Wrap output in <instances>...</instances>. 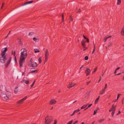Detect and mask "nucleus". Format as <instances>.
<instances>
[{
	"label": "nucleus",
	"instance_id": "603ef678",
	"mask_svg": "<svg viewBox=\"0 0 124 124\" xmlns=\"http://www.w3.org/2000/svg\"><path fill=\"white\" fill-rule=\"evenodd\" d=\"M92 105V104H90L88 106V108H90V107Z\"/></svg>",
	"mask_w": 124,
	"mask_h": 124
},
{
	"label": "nucleus",
	"instance_id": "b1692460",
	"mask_svg": "<svg viewBox=\"0 0 124 124\" xmlns=\"http://www.w3.org/2000/svg\"><path fill=\"white\" fill-rule=\"evenodd\" d=\"M98 109V108H96V109L94 111V113L93 115H95L96 114V113L97 112V111Z\"/></svg>",
	"mask_w": 124,
	"mask_h": 124
},
{
	"label": "nucleus",
	"instance_id": "f8f14e48",
	"mask_svg": "<svg viewBox=\"0 0 124 124\" xmlns=\"http://www.w3.org/2000/svg\"><path fill=\"white\" fill-rule=\"evenodd\" d=\"M111 37V36H109L107 37H105L103 39L104 42H106L108 39L110 38Z\"/></svg>",
	"mask_w": 124,
	"mask_h": 124
},
{
	"label": "nucleus",
	"instance_id": "c85d7f7f",
	"mask_svg": "<svg viewBox=\"0 0 124 124\" xmlns=\"http://www.w3.org/2000/svg\"><path fill=\"white\" fill-rule=\"evenodd\" d=\"M104 120V119H102L99 120H98V122L99 123H101Z\"/></svg>",
	"mask_w": 124,
	"mask_h": 124
},
{
	"label": "nucleus",
	"instance_id": "39448f33",
	"mask_svg": "<svg viewBox=\"0 0 124 124\" xmlns=\"http://www.w3.org/2000/svg\"><path fill=\"white\" fill-rule=\"evenodd\" d=\"M27 96H25L24 98L17 101L16 103L17 104H20L23 103L24 101L27 98Z\"/></svg>",
	"mask_w": 124,
	"mask_h": 124
},
{
	"label": "nucleus",
	"instance_id": "7c9ffc66",
	"mask_svg": "<svg viewBox=\"0 0 124 124\" xmlns=\"http://www.w3.org/2000/svg\"><path fill=\"white\" fill-rule=\"evenodd\" d=\"M62 22H63L64 21V17L63 14H62Z\"/></svg>",
	"mask_w": 124,
	"mask_h": 124
},
{
	"label": "nucleus",
	"instance_id": "5fc2aeb1",
	"mask_svg": "<svg viewBox=\"0 0 124 124\" xmlns=\"http://www.w3.org/2000/svg\"><path fill=\"white\" fill-rule=\"evenodd\" d=\"M86 39V40H87L86 42L88 43H89V39L87 38V39Z\"/></svg>",
	"mask_w": 124,
	"mask_h": 124
},
{
	"label": "nucleus",
	"instance_id": "de8ad7c7",
	"mask_svg": "<svg viewBox=\"0 0 124 124\" xmlns=\"http://www.w3.org/2000/svg\"><path fill=\"white\" fill-rule=\"evenodd\" d=\"M118 100V99H115V100H114V101H112V102H116Z\"/></svg>",
	"mask_w": 124,
	"mask_h": 124
},
{
	"label": "nucleus",
	"instance_id": "dca6fc26",
	"mask_svg": "<svg viewBox=\"0 0 124 124\" xmlns=\"http://www.w3.org/2000/svg\"><path fill=\"white\" fill-rule=\"evenodd\" d=\"M121 34L122 36L124 35V27H123L121 30Z\"/></svg>",
	"mask_w": 124,
	"mask_h": 124
},
{
	"label": "nucleus",
	"instance_id": "09e8293b",
	"mask_svg": "<svg viewBox=\"0 0 124 124\" xmlns=\"http://www.w3.org/2000/svg\"><path fill=\"white\" fill-rule=\"evenodd\" d=\"M33 34V32H30L29 33V35H32Z\"/></svg>",
	"mask_w": 124,
	"mask_h": 124
},
{
	"label": "nucleus",
	"instance_id": "ddd939ff",
	"mask_svg": "<svg viewBox=\"0 0 124 124\" xmlns=\"http://www.w3.org/2000/svg\"><path fill=\"white\" fill-rule=\"evenodd\" d=\"M39 70L38 69H36L34 70H32L30 72L31 73H33V74L36 73H37Z\"/></svg>",
	"mask_w": 124,
	"mask_h": 124
},
{
	"label": "nucleus",
	"instance_id": "6e6d98bb",
	"mask_svg": "<svg viewBox=\"0 0 124 124\" xmlns=\"http://www.w3.org/2000/svg\"><path fill=\"white\" fill-rule=\"evenodd\" d=\"M78 122V121H75L73 124H75L76 123H77Z\"/></svg>",
	"mask_w": 124,
	"mask_h": 124
},
{
	"label": "nucleus",
	"instance_id": "13d9d810",
	"mask_svg": "<svg viewBox=\"0 0 124 124\" xmlns=\"http://www.w3.org/2000/svg\"><path fill=\"white\" fill-rule=\"evenodd\" d=\"M80 12H81V10L80 9H79V10L77 12V13H79Z\"/></svg>",
	"mask_w": 124,
	"mask_h": 124
},
{
	"label": "nucleus",
	"instance_id": "a878e982",
	"mask_svg": "<svg viewBox=\"0 0 124 124\" xmlns=\"http://www.w3.org/2000/svg\"><path fill=\"white\" fill-rule=\"evenodd\" d=\"M11 54L12 55H13L14 56V57L15 56H15L16 54V52L15 51H12L11 52Z\"/></svg>",
	"mask_w": 124,
	"mask_h": 124
},
{
	"label": "nucleus",
	"instance_id": "0eeeda50",
	"mask_svg": "<svg viewBox=\"0 0 124 124\" xmlns=\"http://www.w3.org/2000/svg\"><path fill=\"white\" fill-rule=\"evenodd\" d=\"M57 102V101L54 99H51L49 101V104L50 105H53L55 104Z\"/></svg>",
	"mask_w": 124,
	"mask_h": 124
},
{
	"label": "nucleus",
	"instance_id": "cd10ccee",
	"mask_svg": "<svg viewBox=\"0 0 124 124\" xmlns=\"http://www.w3.org/2000/svg\"><path fill=\"white\" fill-rule=\"evenodd\" d=\"M121 3V0H117V4L118 5H120Z\"/></svg>",
	"mask_w": 124,
	"mask_h": 124
},
{
	"label": "nucleus",
	"instance_id": "4468645a",
	"mask_svg": "<svg viewBox=\"0 0 124 124\" xmlns=\"http://www.w3.org/2000/svg\"><path fill=\"white\" fill-rule=\"evenodd\" d=\"M33 1H29L26 2L22 5V6H23L27 4H29L32 3L33 2Z\"/></svg>",
	"mask_w": 124,
	"mask_h": 124
},
{
	"label": "nucleus",
	"instance_id": "20e7f679",
	"mask_svg": "<svg viewBox=\"0 0 124 124\" xmlns=\"http://www.w3.org/2000/svg\"><path fill=\"white\" fill-rule=\"evenodd\" d=\"M76 84L74 82H71L69 83L68 85L67 86V87L69 89H70L75 86Z\"/></svg>",
	"mask_w": 124,
	"mask_h": 124
},
{
	"label": "nucleus",
	"instance_id": "a19ab883",
	"mask_svg": "<svg viewBox=\"0 0 124 124\" xmlns=\"http://www.w3.org/2000/svg\"><path fill=\"white\" fill-rule=\"evenodd\" d=\"M4 5H5V3H2L1 6V9H2L3 8V6Z\"/></svg>",
	"mask_w": 124,
	"mask_h": 124
},
{
	"label": "nucleus",
	"instance_id": "aec40b11",
	"mask_svg": "<svg viewBox=\"0 0 124 124\" xmlns=\"http://www.w3.org/2000/svg\"><path fill=\"white\" fill-rule=\"evenodd\" d=\"M34 53H38L40 52L39 50V49H34Z\"/></svg>",
	"mask_w": 124,
	"mask_h": 124
},
{
	"label": "nucleus",
	"instance_id": "a18cd8bd",
	"mask_svg": "<svg viewBox=\"0 0 124 124\" xmlns=\"http://www.w3.org/2000/svg\"><path fill=\"white\" fill-rule=\"evenodd\" d=\"M91 81H90L88 82H87L86 83V85H88L91 82Z\"/></svg>",
	"mask_w": 124,
	"mask_h": 124
},
{
	"label": "nucleus",
	"instance_id": "f704fd0d",
	"mask_svg": "<svg viewBox=\"0 0 124 124\" xmlns=\"http://www.w3.org/2000/svg\"><path fill=\"white\" fill-rule=\"evenodd\" d=\"M73 123L72 120L70 121L67 124H72Z\"/></svg>",
	"mask_w": 124,
	"mask_h": 124
},
{
	"label": "nucleus",
	"instance_id": "0e129e2a",
	"mask_svg": "<svg viewBox=\"0 0 124 124\" xmlns=\"http://www.w3.org/2000/svg\"><path fill=\"white\" fill-rule=\"evenodd\" d=\"M83 36V37H84V38L85 39H87V38H86L84 35Z\"/></svg>",
	"mask_w": 124,
	"mask_h": 124
},
{
	"label": "nucleus",
	"instance_id": "a211bd4d",
	"mask_svg": "<svg viewBox=\"0 0 124 124\" xmlns=\"http://www.w3.org/2000/svg\"><path fill=\"white\" fill-rule=\"evenodd\" d=\"M10 96V95H6V96L4 97V99L6 100H8L9 99V98Z\"/></svg>",
	"mask_w": 124,
	"mask_h": 124
},
{
	"label": "nucleus",
	"instance_id": "4c0bfd02",
	"mask_svg": "<svg viewBox=\"0 0 124 124\" xmlns=\"http://www.w3.org/2000/svg\"><path fill=\"white\" fill-rule=\"evenodd\" d=\"M35 82V80L33 82V83H32V84L31 85V87H32L33 86Z\"/></svg>",
	"mask_w": 124,
	"mask_h": 124
},
{
	"label": "nucleus",
	"instance_id": "69168bd1",
	"mask_svg": "<svg viewBox=\"0 0 124 124\" xmlns=\"http://www.w3.org/2000/svg\"><path fill=\"white\" fill-rule=\"evenodd\" d=\"M121 74V73H119L118 74H116V75H119L120 74Z\"/></svg>",
	"mask_w": 124,
	"mask_h": 124
},
{
	"label": "nucleus",
	"instance_id": "79ce46f5",
	"mask_svg": "<svg viewBox=\"0 0 124 124\" xmlns=\"http://www.w3.org/2000/svg\"><path fill=\"white\" fill-rule=\"evenodd\" d=\"M97 67H96L95 68V69H94V71L92 73H94V72H95L97 70Z\"/></svg>",
	"mask_w": 124,
	"mask_h": 124
},
{
	"label": "nucleus",
	"instance_id": "f03ea898",
	"mask_svg": "<svg viewBox=\"0 0 124 124\" xmlns=\"http://www.w3.org/2000/svg\"><path fill=\"white\" fill-rule=\"evenodd\" d=\"M7 47L2 48V49L1 53L0 54L1 56L0 58V62L2 63H4L7 60V54L6 53L7 50Z\"/></svg>",
	"mask_w": 124,
	"mask_h": 124
},
{
	"label": "nucleus",
	"instance_id": "5701e85b",
	"mask_svg": "<svg viewBox=\"0 0 124 124\" xmlns=\"http://www.w3.org/2000/svg\"><path fill=\"white\" fill-rule=\"evenodd\" d=\"M23 82H24L26 84H28L29 82V81L25 79H24L23 81Z\"/></svg>",
	"mask_w": 124,
	"mask_h": 124
},
{
	"label": "nucleus",
	"instance_id": "6e6552de",
	"mask_svg": "<svg viewBox=\"0 0 124 124\" xmlns=\"http://www.w3.org/2000/svg\"><path fill=\"white\" fill-rule=\"evenodd\" d=\"M90 72L91 70L89 69L88 68H86L85 71V72L86 74V76H88L90 74Z\"/></svg>",
	"mask_w": 124,
	"mask_h": 124
},
{
	"label": "nucleus",
	"instance_id": "e2e57ef3",
	"mask_svg": "<svg viewBox=\"0 0 124 124\" xmlns=\"http://www.w3.org/2000/svg\"><path fill=\"white\" fill-rule=\"evenodd\" d=\"M120 68V67H118L116 69L117 70H118Z\"/></svg>",
	"mask_w": 124,
	"mask_h": 124
},
{
	"label": "nucleus",
	"instance_id": "338daca9",
	"mask_svg": "<svg viewBox=\"0 0 124 124\" xmlns=\"http://www.w3.org/2000/svg\"><path fill=\"white\" fill-rule=\"evenodd\" d=\"M93 43L94 45V48H96L95 46V45L94 44V42H93Z\"/></svg>",
	"mask_w": 124,
	"mask_h": 124
},
{
	"label": "nucleus",
	"instance_id": "f3484780",
	"mask_svg": "<svg viewBox=\"0 0 124 124\" xmlns=\"http://www.w3.org/2000/svg\"><path fill=\"white\" fill-rule=\"evenodd\" d=\"M85 42L84 40H82L81 41V45L83 46H85L86 45L85 44Z\"/></svg>",
	"mask_w": 124,
	"mask_h": 124
},
{
	"label": "nucleus",
	"instance_id": "72a5a7b5",
	"mask_svg": "<svg viewBox=\"0 0 124 124\" xmlns=\"http://www.w3.org/2000/svg\"><path fill=\"white\" fill-rule=\"evenodd\" d=\"M48 58L45 57V60L44 61V63L47 62V61L48 60Z\"/></svg>",
	"mask_w": 124,
	"mask_h": 124
},
{
	"label": "nucleus",
	"instance_id": "9b49d317",
	"mask_svg": "<svg viewBox=\"0 0 124 124\" xmlns=\"http://www.w3.org/2000/svg\"><path fill=\"white\" fill-rule=\"evenodd\" d=\"M38 66V64L35 62H33L31 63V66L33 67H36Z\"/></svg>",
	"mask_w": 124,
	"mask_h": 124
},
{
	"label": "nucleus",
	"instance_id": "7ed1b4c3",
	"mask_svg": "<svg viewBox=\"0 0 124 124\" xmlns=\"http://www.w3.org/2000/svg\"><path fill=\"white\" fill-rule=\"evenodd\" d=\"M53 119L52 116L48 115L45 118L44 123L45 124H50L53 121Z\"/></svg>",
	"mask_w": 124,
	"mask_h": 124
},
{
	"label": "nucleus",
	"instance_id": "bf43d9fd",
	"mask_svg": "<svg viewBox=\"0 0 124 124\" xmlns=\"http://www.w3.org/2000/svg\"><path fill=\"white\" fill-rule=\"evenodd\" d=\"M117 70H116V69H115L114 72V74H116V72H117Z\"/></svg>",
	"mask_w": 124,
	"mask_h": 124
},
{
	"label": "nucleus",
	"instance_id": "2f4dec72",
	"mask_svg": "<svg viewBox=\"0 0 124 124\" xmlns=\"http://www.w3.org/2000/svg\"><path fill=\"white\" fill-rule=\"evenodd\" d=\"M73 20V18L72 16H70V20L69 21V22H71Z\"/></svg>",
	"mask_w": 124,
	"mask_h": 124
},
{
	"label": "nucleus",
	"instance_id": "4d7b16f0",
	"mask_svg": "<svg viewBox=\"0 0 124 124\" xmlns=\"http://www.w3.org/2000/svg\"><path fill=\"white\" fill-rule=\"evenodd\" d=\"M121 111H118V113L116 115H118L119 114H120L121 113Z\"/></svg>",
	"mask_w": 124,
	"mask_h": 124
},
{
	"label": "nucleus",
	"instance_id": "e433bc0d",
	"mask_svg": "<svg viewBox=\"0 0 124 124\" xmlns=\"http://www.w3.org/2000/svg\"><path fill=\"white\" fill-rule=\"evenodd\" d=\"M88 59V57L87 56H86L85 58V60H87Z\"/></svg>",
	"mask_w": 124,
	"mask_h": 124
},
{
	"label": "nucleus",
	"instance_id": "9d476101",
	"mask_svg": "<svg viewBox=\"0 0 124 124\" xmlns=\"http://www.w3.org/2000/svg\"><path fill=\"white\" fill-rule=\"evenodd\" d=\"M116 106H114V105H113L112 107L110 108V109L109 110V111L110 112H111V111H115V110L116 108Z\"/></svg>",
	"mask_w": 124,
	"mask_h": 124
},
{
	"label": "nucleus",
	"instance_id": "052dcab7",
	"mask_svg": "<svg viewBox=\"0 0 124 124\" xmlns=\"http://www.w3.org/2000/svg\"><path fill=\"white\" fill-rule=\"evenodd\" d=\"M124 101V100L123 99L122 100V104H124V102H123Z\"/></svg>",
	"mask_w": 124,
	"mask_h": 124
},
{
	"label": "nucleus",
	"instance_id": "ea45409f",
	"mask_svg": "<svg viewBox=\"0 0 124 124\" xmlns=\"http://www.w3.org/2000/svg\"><path fill=\"white\" fill-rule=\"evenodd\" d=\"M95 49H96V48H94L93 49V51L92 52V53L93 54H94L95 53Z\"/></svg>",
	"mask_w": 124,
	"mask_h": 124
},
{
	"label": "nucleus",
	"instance_id": "c756f323",
	"mask_svg": "<svg viewBox=\"0 0 124 124\" xmlns=\"http://www.w3.org/2000/svg\"><path fill=\"white\" fill-rule=\"evenodd\" d=\"M33 40L35 41H36L37 40H39V39L36 38H33Z\"/></svg>",
	"mask_w": 124,
	"mask_h": 124
},
{
	"label": "nucleus",
	"instance_id": "c03bdc74",
	"mask_svg": "<svg viewBox=\"0 0 124 124\" xmlns=\"http://www.w3.org/2000/svg\"><path fill=\"white\" fill-rule=\"evenodd\" d=\"M15 58V63H16L17 62V60H16V56H15L14 57Z\"/></svg>",
	"mask_w": 124,
	"mask_h": 124
},
{
	"label": "nucleus",
	"instance_id": "f257e3e1",
	"mask_svg": "<svg viewBox=\"0 0 124 124\" xmlns=\"http://www.w3.org/2000/svg\"><path fill=\"white\" fill-rule=\"evenodd\" d=\"M21 53L19 64L20 67L23 66V64L24 63L25 58H26L27 53V50L25 48H23L21 50Z\"/></svg>",
	"mask_w": 124,
	"mask_h": 124
},
{
	"label": "nucleus",
	"instance_id": "3c124183",
	"mask_svg": "<svg viewBox=\"0 0 124 124\" xmlns=\"http://www.w3.org/2000/svg\"><path fill=\"white\" fill-rule=\"evenodd\" d=\"M100 78L99 80V81H98V83H99L100 81L101 80V77H100Z\"/></svg>",
	"mask_w": 124,
	"mask_h": 124
},
{
	"label": "nucleus",
	"instance_id": "473e14b6",
	"mask_svg": "<svg viewBox=\"0 0 124 124\" xmlns=\"http://www.w3.org/2000/svg\"><path fill=\"white\" fill-rule=\"evenodd\" d=\"M80 111V110L78 109L74 111V112L76 113H78V112H79Z\"/></svg>",
	"mask_w": 124,
	"mask_h": 124
},
{
	"label": "nucleus",
	"instance_id": "37998d69",
	"mask_svg": "<svg viewBox=\"0 0 124 124\" xmlns=\"http://www.w3.org/2000/svg\"><path fill=\"white\" fill-rule=\"evenodd\" d=\"M57 122V120H54V124H56Z\"/></svg>",
	"mask_w": 124,
	"mask_h": 124
},
{
	"label": "nucleus",
	"instance_id": "6ab92c4d",
	"mask_svg": "<svg viewBox=\"0 0 124 124\" xmlns=\"http://www.w3.org/2000/svg\"><path fill=\"white\" fill-rule=\"evenodd\" d=\"M18 87H16L14 90V91L15 92V93H16L18 91V89H17V88Z\"/></svg>",
	"mask_w": 124,
	"mask_h": 124
},
{
	"label": "nucleus",
	"instance_id": "bb28decb",
	"mask_svg": "<svg viewBox=\"0 0 124 124\" xmlns=\"http://www.w3.org/2000/svg\"><path fill=\"white\" fill-rule=\"evenodd\" d=\"M41 59V57H39L38 58V61H39V63H40L42 62Z\"/></svg>",
	"mask_w": 124,
	"mask_h": 124
},
{
	"label": "nucleus",
	"instance_id": "1a4fd4ad",
	"mask_svg": "<svg viewBox=\"0 0 124 124\" xmlns=\"http://www.w3.org/2000/svg\"><path fill=\"white\" fill-rule=\"evenodd\" d=\"M49 56V52L48 49L46 50L45 53V57L48 58Z\"/></svg>",
	"mask_w": 124,
	"mask_h": 124
},
{
	"label": "nucleus",
	"instance_id": "680f3d73",
	"mask_svg": "<svg viewBox=\"0 0 124 124\" xmlns=\"http://www.w3.org/2000/svg\"><path fill=\"white\" fill-rule=\"evenodd\" d=\"M20 42V44H21V45H22V42L21 41H19Z\"/></svg>",
	"mask_w": 124,
	"mask_h": 124
},
{
	"label": "nucleus",
	"instance_id": "58836bf2",
	"mask_svg": "<svg viewBox=\"0 0 124 124\" xmlns=\"http://www.w3.org/2000/svg\"><path fill=\"white\" fill-rule=\"evenodd\" d=\"M115 113V111H112V113L111 114V115L112 116H113L114 115Z\"/></svg>",
	"mask_w": 124,
	"mask_h": 124
},
{
	"label": "nucleus",
	"instance_id": "2eb2a0df",
	"mask_svg": "<svg viewBox=\"0 0 124 124\" xmlns=\"http://www.w3.org/2000/svg\"><path fill=\"white\" fill-rule=\"evenodd\" d=\"M105 90L104 89H102L101 90L99 94L101 95L103 94L105 92Z\"/></svg>",
	"mask_w": 124,
	"mask_h": 124
},
{
	"label": "nucleus",
	"instance_id": "4be33fe9",
	"mask_svg": "<svg viewBox=\"0 0 124 124\" xmlns=\"http://www.w3.org/2000/svg\"><path fill=\"white\" fill-rule=\"evenodd\" d=\"M100 97V96H98V97L97 98L95 102V104H96V103H97V102L99 100Z\"/></svg>",
	"mask_w": 124,
	"mask_h": 124
},
{
	"label": "nucleus",
	"instance_id": "8fccbe9b",
	"mask_svg": "<svg viewBox=\"0 0 124 124\" xmlns=\"http://www.w3.org/2000/svg\"><path fill=\"white\" fill-rule=\"evenodd\" d=\"M120 94H118L117 96V99L118 100L119 98V97L120 96Z\"/></svg>",
	"mask_w": 124,
	"mask_h": 124
},
{
	"label": "nucleus",
	"instance_id": "774afa93",
	"mask_svg": "<svg viewBox=\"0 0 124 124\" xmlns=\"http://www.w3.org/2000/svg\"><path fill=\"white\" fill-rule=\"evenodd\" d=\"M84 67V65H82L81 67L80 68V69H81L82 68Z\"/></svg>",
	"mask_w": 124,
	"mask_h": 124
},
{
	"label": "nucleus",
	"instance_id": "393cba45",
	"mask_svg": "<svg viewBox=\"0 0 124 124\" xmlns=\"http://www.w3.org/2000/svg\"><path fill=\"white\" fill-rule=\"evenodd\" d=\"M87 105H84L82 106L81 108V109H83L86 108L87 106Z\"/></svg>",
	"mask_w": 124,
	"mask_h": 124
},
{
	"label": "nucleus",
	"instance_id": "412c9836",
	"mask_svg": "<svg viewBox=\"0 0 124 124\" xmlns=\"http://www.w3.org/2000/svg\"><path fill=\"white\" fill-rule=\"evenodd\" d=\"M112 45V43L111 42H110L108 44V47H111Z\"/></svg>",
	"mask_w": 124,
	"mask_h": 124
},
{
	"label": "nucleus",
	"instance_id": "49530a36",
	"mask_svg": "<svg viewBox=\"0 0 124 124\" xmlns=\"http://www.w3.org/2000/svg\"><path fill=\"white\" fill-rule=\"evenodd\" d=\"M107 84H105V86L104 89L105 90L107 88Z\"/></svg>",
	"mask_w": 124,
	"mask_h": 124
},
{
	"label": "nucleus",
	"instance_id": "c9c22d12",
	"mask_svg": "<svg viewBox=\"0 0 124 124\" xmlns=\"http://www.w3.org/2000/svg\"><path fill=\"white\" fill-rule=\"evenodd\" d=\"M83 51H85L86 49L87 48L85 46H83Z\"/></svg>",
	"mask_w": 124,
	"mask_h": 124
},
{
	"label": "nucleus",
	"instance_id": "423d86ee",
	"mask_svg": "<svg viewBox=\"0 0 124 124\" xmlns=\"http://www.w3.org/2000/svg\"><path fill=\"white\" fill-rule=\"evenodd\" d=\"M11 57H10L9 59L8 60L7 62L5 63V66L6 68L7 67L9 64L11 60Z\"/></svg>",
	"mask_w": 124,
	"mask_h": 124
},
{
	"label": "nucleus",
	"instance_id": "864d4df0",
	"mask_svg": "<svg viewBox=\"0 0 124 124\" xmlns=\"http://www.w3.org/2000/svg\"><path fill=\"white\" fill-rule=\"evenodd\" d=\"M75 113L74 111V112H73V113L71 115H70V116H73L75 114Z\"/></svg>",
	"mask_w": 124,
	"mask_h": 124
}]
</instances>
